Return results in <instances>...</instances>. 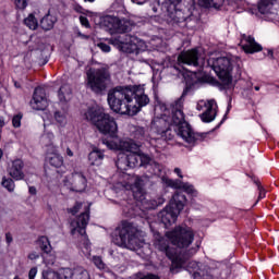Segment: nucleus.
Masks as SVG:
<instances>
[{
    "label": "nucleus",
    "mask_w": 279,
    "mask_h": 279,
    "mask_svg": "<svg viewBox=\"0 0 279 279\" xmlns=\"http://www.w3.org/2000/svg\"><path fill=\"white\" fill-rule=\"evenodd\" d=\"M84 1L88 3H95V0H84Z\"/></svg>",
    "instance_id": "obj_57"
},
{
    "label": "nucleus",
    "mask_w": 279,
    "mask_h": 279,
    "mask_svg": "<svg viewBox=\"0 0 279 279\" xmlns=\"http://www.w3.org/2000/svg\"><path fill=\"white\" fill-rule=\"evenodd\" d=\"M186 64L187 66H198V73H202L204 71V63H199V51H197L196 48L187 51H182L178 56V65L184 66Z\"/></svg>",
    "instance_id": "obj_18"
},
{
    "label": "nucleus",
    "mask_w": 279,
    "mask_h": 279,
    "mask_svg": "<svg viewBox=\"0 0 279 279\" xmlns=\"http://www.w3.org/2000/svg\"><path fill=\"white\" fill-rule=\"evenodd\" d=\"M217 101L215 99L210 100H199L196 105V110L203 113L199 114V119L203 123H213L217 119Z\"/></svg>",
    "instance_id": "obj_17"
},
{
    "label": "nucleus",
    "mask_w": 279,
    "mask_h": 279,
    "mask_svg": "<svg viewBox=\"0 0 279 279\" xmlns=\"http://www.w3.org/2000/svg\"><path fill=\"white\" fill-rule=\"evenodd\" d=\"M107 101L117 114L134 117L149 106V96L145 94V85L116 86L108 92Z\"/></svg>",
    "instance_id": "obj_3"
},
{
    "label": "nucleus",
    "mask_w": 279,
    "mask_h": 279,
    "mask_svg": "<svg viewBox=\"0 0 279 279\" xmlns=\"http://www.w3.org/2000/svg\"><path fill=\"white\" fill-rule=\"evenodd\" d=\"M88 221H90V206H87L85 210L77 216L75 220L70 222L71 226V234L75 235L76 232L83 238L84 247L87 254H90V241L88 240V235L86 234V227L88 226Z\"/></svg>",
    "instance_id": "obj_14"
},
{
    "label": "nucleus",
    "mask_w": 279,
    "mask_h": 279,
    "mask_svg": "<svg viewBox=\"0 0 279 279\" xmlns=\"http://www.w3.org/2000/svg\"><path fill=\"white\" fill-rule=\"evenodd\" d=\"M75 12H80L81 14L84 13V8L80 7V5H76L74 8Z\"/></svg>",
    "instance_id": "obj_53"
},
{
    "label": "nucleus",
    "mask_w": 279,
    "mask_h": 279,
    "mask_svg": "<svg viewBox=\"0 0 279 279\" xmlns=\"http://www.w3.org/2000/svg\"><path fill=\"white\" fill-rule=\"evenodd\" d=\"M24 25L28 29H37L38 28V20L34 16V14H29L26 19H24Z\"/></svg>",
    "instance_id": "obj_33"
},
{
    "label": "nucleus",
    "mask_w": 279,
    "mask_h": 279,
    "mask_svg": "<svg viewBox=\"0 0 279 279\" xmlns=\"http://www.w3.org/2000/svg\"><path fill=\"white\" fill-rule=\"evenodd\" d=\"M3 158V149L0 148V160Z\"/></svg>",
    "instance_id": "obj_56"
},
{
    "label": "nucleus",
    "mask_w": 279,
    "mask_h": 279,
    "mask_svg": "<svg viewBox=\"0 0 279 279\" xmlns=\"http://www.w3.org/2000/svg\"><path fill=\"white\" fill-rule=\"evenodd\" d=\"M174 173L178 174L179 178H184V175H182V170L180 168H174Z\"/></svg>",
    "instance_id": "obj_51"
},
{
    "label": "nucleus",
    "mask_w": 279,
    "mask_h": 279,
    "mask_svg": "<svg viewBox=\"0 0 279 279\" xmlns=\"http://www.w3.org/2000/svg\"><path fill=\"white\" fill-rule=\"evenodd\" d=\"M123 213H128V211H125V208H123Z\"/></svg>",
    "instance_id": "obj_60"
},
{
    "label": "nucleus",
    "mask_w": 279,
    "mask_h": 279,
    "mask_svg": "<svg viewBox=\"0 0 279 279\" xmlns=\"http://www.w3.org/2000/svg\"><path fill=\"white\" fill-rule=\"evenodd\" d=\"M151 162H154V159H151V157L145 155L143 151L140 150V167L149 169L151 167Z\"/></svg>",
    "instance_id": "obj_32"
},
{
    "label": "nucleus",
    "mask_w": 279,
    "mask_h": 279,
    "mask_svg": "<svg viewBox=\"0 0 279 279\" xmlns=\"http://www.w3.org/2000/svg\"><path fill=\"white\" fill-rule=\"evenodd\" d=\"M73 276H74V269H71L69 267L59 268L57 270L58 279H73Z\"/></svg>",
    "instance_id": "obj_30"
},
{
    "label": "nucleus",
    "mask_w": 279,
    "mask_h": 279,
    "mask_svg": "<svg viewBox=\"0 0 279 279\" xmlns=\"http://www.w3.org/2000/svg\"><path fill=\"white\" fill-rule=\"evenodd\" d=\"M208 64L211 65L213 71H215L221 82L215 81V85L218 86L220 90H226V88L232 84V60L228 57H220L210 59Z\"/></svg>",
    "instance_id": "obj_10"
},
{
    "label": "nucleus",
    "mask_w": 279,
    "mask_h": 279,
    "mask_svg": "<svg viewBox=\"0 0 279 279\" xmlns=\"http://www.w3.org/2000/svg\"><path fill=\"white\" fill-rule=\"evenodd\" d=\"M58 98L60 104H66L71 99V86L62 85L58 92Z\"/></svg>",
    "instance_id": "obj_26"
},
{
    "label": "nucleus",
    "mask_w": 279,
    "mask_h": 279,
    "mask_svg": "<svg viewBox=\"0 0 279 279\" xmlns=\"http://www.w3.org/2000/svg\"><path fill=\"white\" fill-rule=\"evenodd\" d=\"M100 27L109 32V34H121L111 38V45L117 47L123 53H134L138 49L141 39L134 35L125 34L130 28L117 16L107 15L100 19Z\"/></svg>",
    "instance_id": "obj_6"
},
{
    "label": "nucleus",
    "mask_w": 279,
    "mask_h": 279,
    "mask_svg": "<svg viewBox=\"0 0 279 279\" xmlns=\"http://www.w3.org/2000/svg\"><path fill=\"white\" fill-rule=\"evenodd\" d=\"M29 260H37V258H40V255L36 252H33L28 255Z\"/></svg>",
    "instance_id": "obj_46"
},
{
    "label": "nucleus",
    "mask_w": 279,
    "mask_h": 279,
    "mask_svg": "<svg viewBox=\"0 0 279 279\" xmlns=\"http://www.w3.org/2000/svg\"><path fill=\"white\" fill-rule=\"evenodd\" d=\"M230 106H228L227 108V112L226 114L223 116L222 120L220 121V123L218 124V128H220L221 125H223V122L226 121V119L228 118V112H230Z\"/></svg>",
    "instance_id": "obj_47"
},
{
    "label": "nucleus",
    "mask_w": 279,
    "mask_h": 279,
    "mask_svg": "<svg viewBox=\"0 0 279 279\" xmlns=\"http://www.w3.org/2000/svg\"><path fill=\"white\" fill-rule=\"evenodd\" d=\"M148 171L150 175H157V178H161V183L165 186L175 189L177 191H183L184 193L190 195V197H197V192L191 183H184L181 180L169 179L166 175L165 167L162 165L153 161L150 167H148Z\"/></svg>",
    "instance_id": "obj_9"
},
{
    "label": "nucleus",
    "mask_w": 279,
    "mask_h": 279,
    "mask_svg": "<svg viewBox=\"0 0 279 279\" xmlns=\"http://www.w3.org/2000/svg\"><path fill=\"white\" fill-rule=\"evenodd\" d=\"M65 154H66V156H69L70 158H73V150H71V148H66Z\"/></svg>",
    "instance_id": "obj_54"
},
{
    "label": "nucleus",
    "mask_w": 279,
    "mask_h": 279,
    "mask_svg": "<svg viewBox=\"0 0 279 279\" xmlns=\"http://www.w3.org/2000/svg\"><path fill=\"white\" fill-rule=\"evenodd\" d=\"M28 193H29L31 195H36V193H37L36 187H35V186H29V187H28Z\"/></svg>",
    "instance_id": "obj_52"
},
{
    "label": "nucleus",
    "mask_w": 279,
    "mask_h": 279,
    "mask_svg": "<svg viewBox=\"0 0 279 279\" xmlns=\"http://www.w3.org/2000/svg\"><path fill=\"white\" fill-rule=\"evenodd\" d=\"M63 184L73 193H84L88 186V180L83 172H73L63 179Z\"/></svg>",
    "instance_id": "obj_16"
},
{
    "label": "nucleus",
    "mask_w": 279,
    "mask_h": 279,
    "mask_svg": "<svg viewBox=\"0 0 279 279\" xmlns=\"http://www.w3.org/2000/svg\"><path fill=\"white\" fill-rule=\"evenodd\" d=\"M46 162L54 167V169H61V171L58 170L57 173H64V158L58 153L57 147L50 146V150L46 154Z\"/></svg>",
    "instance_id": "obj_19"
},
{
    "label": "nucleus",
    "mask_w": 279,
    "mask_h": 279,
    "mask_svg": "<svg viewBox=\"0 0 279 279\" xmlns=\"http://www.w3.org/2000/svg\"><path fill=\"white\" fill-rule=\"evenodd\" d=\"M73 279H90V274L84 267H76Z\"/></svg>",
    "instance_id": "obj_31"
},
{
    "label": "nucleus",
    "mask_w": 279,
    "mask_h": 279,
    "mask_svg": "<svg viewBox=\"0 0 279 279\" xmlns=\"http://www.w3.org/2000/svg\"><path fill=\"white\" fill-rule=\"evenodd\" d=\"M43 279H58V271L47 269L43 271Z\"/></svg>",
    "instance_id": "obj_37"
},
{
    "label": "nucleus",
    "mask_w": 279,
    "mask_h": 279,
    "mask_svg": "<svg viewBox=\"0 0 279 279\" xmlns=\"http://www.w3.org/2000/svg\"><path fill=\"white\" fill-rule=\"evenodd\" d=\"M15 7L17 10H25L27 8V0H15Z\"/></svg>",
    "instance_id": "obj_42"
},
{
    "label": "nucleus",
    "mask_w": 279,
    "mask_h": 279,
    "mask_svg": "<svg viewBox=\"0 0 279 279\" xmlns=\"http://www.w3.org/2000/svg\"><path fill=\"white\" fill-rule=\"evenodd\" d=\"M5 241H7L8 245H10V243H12V241H13L12 233H7L5 234Z\"/></svg>",
    "instance_id": "obj_49"
},
{
    "label": "nucleus",
    "mask_w": 279,
    "mask_h": 279,
    "mask_svg": "<svg viewBox=\"0 0 279 279\" xmlns=\"http://www.w3.org/2000/svg\"><path fill=\"white\" fill-rule=\"evenodd\" d=\"M134 137L137 138V141H143V138H145V129L144 128H138L135 131Z\"/></svg>",
    "instance_id": "obj_40"
},
{
    "label": "nucleus",
    "mask_w": 279,
    "mask_h": 279,
    "mask_svg": "<svg viewBox=\"0 0 279 279\" xmlns=\"http://www.w3.org/2000/svg\"><path fill=\"white\" fill-rule=\"evenodd\" d=\"M87 75V87L96 95H101L110 82V72L106 68L89 69Z\"/></svg>",
    "instance_id": "obj_12"
},
{
    "label": "nucleus",
    "mask_w": 279,
    "mask_h": 279,
    "mask_svg": "<svg viewBox=\"0 0 279 279\" xmlns=\"http://www.w3.org/2000/svg\"><path fill=\"white\" fill-rule=\"evenodd\" d=\"M116 167L120 171L121 177L119 181L113 185L116 191H131L133 198L135 199V205L142 213L145 210H156L158 206L165 204V197L157 196L151 198V196L145 193L143 187V180L141 177L132 178L130 174L125 173L130 168V162L128 161L125 155H119L118 160L116 161Z\"/></svg>",
    "instance_id": "obj_4"
},
{
    "label": "nucleus",
    "mask_w": 279,
    "mask_h": 279,
    "mask_svg": "<svg viewBox=\"0 0 279 279\" xmlns=\"http://www.w3.org/2000/svg\"><path fill=\"white\" fill-rule=\"evenodd\" d=\"M58 19L51 14H47L40 20V27L45 32H49L50 29H53V26L56 25V22Z\"/></svg>",
    "instance_id": "obj_25"
},
{
    "label": "nucleus",
    "mask_w": 279,
    "mask_h": 279,
    "mask_svg": "<svg viewBox=\"0 0 279 279\" xmlns=\"http://www.w3.org/2000/svg\"><path fill=\"white\" fill-rule=\"evenodd\" d=\"M23 120V113H17L12 118L13 128H21V121Z\"/></svg>",
    "instance_id": "obj_38"
},
{
    "label": "nucleus",
    "mask_w": 279,
    "mask_h": 279,
    "mask_svg": "<svg viewBox=\"0 0 279 279\" xmlns=\"http://www.w3.org/2000/svg\"><path fill=\"white\" fill-rule=\"evenodd\" d=\"M120 143H129V146L119 148H111L113 151H126V161H129V166L131 169L140 167L141 162V144L134 142V140H122Z\"/></svg>",
    "instance_id": "obj_15"
},
{
    "label": "nucleus",
    "mask_w": 279,
    "mask_h": 279,
    "mask_svg": "<svg viewBox=\"0 0 279 279\" xmlns=\"http://www.w3.org/2000/svg\"><path fill=\"white\" fill-rule=\"evenodd\" d=\"M98 47L100 48L101 51H104V53H110V45L106 43H99Z\"/></svg>",
    "instance_id": "obj_44"
},
{
    "label": "nucleus",
    "mask_w": 279,
    "mask_h": 279,
    "mask_svg": "<svg viewBox=\"0 0 279 279\" xmlns=\"http://www.w3.org/2000/svg\"><path fill=\"white\" fill-rule=\"evenodd\" d=\"M92 263H94L97 269H100V270L106 269V263H104V259L101 258V256H93Z\"/></svg>",
    "instance_id": "obj_35"
},
{
    "label": "nucleus",
    "mask_w": 279,
    "mask_h": 279,
    "mask_svg": "<svg viewBox=\"0 0 279 279\" xmlns=\"http://www.w3.org/2000/svg\"><path fill=\"white\" fill-rule=\"evenodd\" d=\"M104 151L97 147H95L88 155V162L93 167H99L101 162H104Z\"/></svg>",
    "instance_id": "obj_24"
},
{
    "label": "nucleus",
    "mask_w": 279,
    "mask_h": 279,
    "mask_svg": "<svg viewBox=\"0 0 279 279\" xmlns=\"http://www.w3.org/2000/svg\"><path fill=\"white\" fill-rule=\"evenodd\" d=\"M186 206V195L182 192H177L169 204L158 214V219L165 226V228H171L182 210Z\"/></svg>",
    "instance_id": "obj_8"
},
{
    "label": "nucleus",
    "mask_w": 279,
    "mask_h": 279,
    "mask_svg": "<svg viewBox=\"0 0 279 279\" xmlns=\"http://www.w3.org/2000/svg\"><path fill=\"white\" fill-rule=\"evenodd\" d=\"M138 236H145L141 227L132 221L123 220L120 227L116 229L114 234L111 235V241L118 247H126V250L136 252V250H142L147 245L145 240Z\"/></svg>",
    "instance_id": "obj_7"
},
{
    "label": "nucleus",
    "mask_w": 279,
    "mask_h": 279,
    "mask_svg": "<svg viewBox=\"0 0 279 279\" xmlns=\"http://www.w3.org/2000/svg\"><path fill=\"white\" fill-rule=\"evenodd\" d=\"M25 182H26V184H29V182H27V179H25Z\"/></svg>",
    "instance_id": "obj_59"
},
{
    "label": "nucleus",
    "mask_w": 279,
    "mask_h": 279,
    "mask_svg": "<svg viewBox=\"0 0 279 279\" xmlns=\"http://www.w3.org/2000/svg\"><path fill=\"white\" fill-rule=\"evenodd\" d=\"M2 186L4 189H7V191L12 193V191H14V189H15L14 180L3 178L2 179Z\"/></svg>",
    "instance_id": "obj_36"
},
{
    "label": "nucleus",
    "mask_w": 279,
    "mask_h": 279,
    "mask_svg": "<svg viewBox=\"0 0 279 279\" xmlns=\"http://www.w3.org/2000/svg\"><path fill=\"white\" fill-rule=\"evenodd\" d=\"M154 246L155 250H158L165 254L169 260H171V274H178L180 269L186 267L187 271L192 274L193 279H219L218 277H215L217 270L208 268V266L198 262H190L189 264L186 263L191 256H195V254H197L199 251V243H196L194 247L187 250L184 255H178L175 253V248H171L169 246V241L167 238L160 235V233H156Z\"/></svg>",
    "instance_id": "obj_2"
},
{
    "label": "nucleus",
    "mask_w": 279,
    "mask_h": 279,
    "mask_svg": "<svg viewBox=\"0 0 279 279\" xmlns=\"http://www.w3.org/2000/svg\"><path fill=\"white\" fill-rule=\"evenodd\" d=\"M167 105L163 101H158L155 106L156 117L153 119L150 130L158 134L157 141H173L175 134L187 145H195L197 141H202V134L195 133L191 124L186 122L184 116V96Z\"/></svg>",
    "instance_id": "obj_1"
},
{
    "label": "nucleus",
    "mask_w": 279,
    "mask_h": 279,
    "mask_svg": "<svg viewBox=\"0 0 279 279\" xmlns=\"http://www.w3.org/2000/svg\"><path fill=\"white\" fill-rule=\"evenodd\" d=\"M43 138H48L49 143H51V141H53V133H47L43 136Z\"/></svg>",
    "instance_id": "obj_50"
},
{
    "label": "nucleus",
    "mask_w": 279,
    "mask_h": 279,
    "mask_svg": "<svg viewBox=\"0 0 279 279\" xmlns=\"http://www.w3.org/2000/svg\"><path fill=\"white\" fill-rule=\"evenodd\" d=\"M44 255V264L46 267H53L56 265V255L45 253Z\"/></svg>",
    "instance_id": "obj_34"
},
{
    "label": "nucleus",
    "mask_w": 279,
    "mask_h": 279,
    "mask_svg": "<svg viewBox=\"0 0 279 279\" xmlns=\"http://www.w3.org/2000/svg\"><path fill=\"white\" fill-rule=\"evenodd\" d=\"M225 0H198V3L202 8H215L219 10L223 5Z\"/></svg>",
    "instance_id": "obj_28"
},
{
    "label": "nucleus",
    "mask_w": 279,
    "mask_h": 279,
    "mask_svg": "<svg viewBox=\"0 0 279 279\" xmlns=\"http://www.w3.org/2000/svg\"><path fill=\"white\" fill-rule=\"evenodd\" d=\"M254 88H255V90H260L259 86H255Z\"/></svg>",
    "instance_id": "obj_58"
},
{
    "label": "nucleus",
    "mask_w": 279,
    "mask_h": 279,
    "mask_svg": "<svg viewBox=\"0 0 279 279\" xmlns=\"http://www.w3.org/2000/svg\"><path fill=\"white\" fill-rule=\"evenodd\" d=\"M165 236L181 250H186V247L193 244L195 241V232L191 227L186 226H177L173 230L167 231Z\"/></svg>",
    "instance_id": "obj_11"
},
{
    "label": "nucleus",
    "mask_w": 279,
    "mask_h": 279,
    "mask_svg": "<svg viewBox=\"0 0 279 279\" xmlns=\"http://www.w3.org/2000/svg\"><path fill=\"white\" fill-rule=\"evenodd\" d=\"M180 3H182V0H165L162 10L166 12L168 23H171L174 27H186L189 13H184V11L178 9Z\"/></svg>",
    "instance_id": "obj_13"
},
{
    "label": "nucleus",
    "mask_w": 279,
    "mask_h": 279,
    "mask_svg": "<svg viewBox=\"0 0 279 279\" xmlns=\"http://www.w3.org/2000/svg\"><path fill=\"white\" fill-rule=\"evenodd\" d=\"M134 215H136V214H134V211H128L129 217H134Z\"/></svg>",
    "instance_id": "obj_55"
},
{
    "label": "nucleus",
    "mask_w": 279,
    "mask_h": 279,
    "mask_svg": "<svg viewBox=\"0 0 279 279\" xmlns=\"http://www.w3.org/2000/svg\"><path fill=\"white\" fill-rule=\"evenodd\" d=\"M23 167H25V163H23V160L15 159L11 161L9 165V175L13 178V180H23L25 178V173H23Z\"/></svg>",
    "instance_id": "obj_22"
},
{
    "label": "nucleus",
    "mask_w": 279,
    "mask_h": 279,
    "mask_svg": "<svg viewBox=\"0 0 279 279\" xmlns=\"http://www.w3.org/2000/svg\"><path fill=\"white\" fill-rule=\"evenodd\" d=\"M49 106L47 100V93L43 87H36L31 100V107L33 110H45Z\"/></svg>",
    "instance_id": "obj_20"
},
{
    "label": "nucleus",
    "mask_w": 279,
    "mask_h": 279,
    "mask_svg": "<svg viewBox=\"0 0 279 279\" xmlns=\"http://www.w3.org/2000/svg\"><path fill=\"white\" fill-rule=\"evenodd\" d=\"M279 3V0H259L257 10L260 14H276L274 7Z\"/></svg>",
    "instance_id": "obj_23"
},
{
    "label": "nucleus",
    "mask_w": 279,
    "mask_h": 279,
    "mask_svg": "<svg viewBox=\"0 0 279 279\" xmlns=\"http://www.w3.org/2000/svg\"><path fill=\"white\" fill-rule=\"evenodd\" d=\"M37 245L40 247L41 252L44 254H50L51 253V242H49V238L41 235L37 240Z\"/></svg>",
    "instance_id": "obj_27"
},
{
    "label": "nucleus",
    "mask_w": 279,
    "mask_h": 279,
    "mask_svg": "<svg viewBox=\"0 0 279 279\" xmlns=\"http://www.w3.org/2000/svg\"><path fill=\"white\" fill-rule=\"evenodd\" d=\"M131 1H132V3H135L136 5H145V2L147 0H131Z\"/></svg>",
    "instance_id": "obj_48"
},
{
    "label": "nucleus",
    "mask_w": 279,
    "mask_h": 279,
    "mask_svg": "<svg viewBox=\"0 0 279 279\" xmlns=\"http://www.w3.org/2000/svg\"><path fill=\"white\" fill-rule=\"evenodd\" d=\"M81 208H82V203L76 202L72 208L68 209V213H70V215H77V213H80Z\"/></svg>",
    "instance_id": "obj_39"
},
{
    "label": "nucleus",
    "mask_w": 279,
    "mask_h": 279,
    "mask_svg": "<svg viewBox=\"0 0 279 279\" xmlns=\"http://www.w3.org/2000/svg\"><path fill=\"white\" fill-rule=\"evenodd\" d=\"M82 114L86 121H90L97 128L100 134L107 137L101 140L102 145H106L108 149H119V147H130V143L122 142L119 138V125L117 121L110 114L105 113L104 109L97 105L88 106L86 110H82ZM122 142V143H121Z\"/></svg>",
    "instance_id": "obj_5"
},
{
    "label": "nucleus",
    "mask_w": 279,
    "mask_h": 279,
    "mask_svg": "<svg viewBox=\"0 0 279 279\" xmlns=\"http://www.w3.org/2000/svg\"><path fill=\"white\" fill-rule=\"evenodd\" d=\"M240 47H242L244 53H258V51H263V46L256 43L254 37L247 35L242 36Z\"/></svg>",
    "instance_id": "obj_21"
},
{
    "label": "nucleus",
    "mask_w": 279,
    "mask_h": 279,
    "mask_svg": "<svg viewBox=\"0 0 279 279\" xmlns=\"http://www.w3.org/2000/svg\"><path fill=\"white\" fill-rule=\"evenodd\" d=\"M44 121H45V117H44Z\"/></svg>",
    "instance_id": "obj_61"
},
{
    "label": "nucleus",
    "mask_w": 279,
    "mask_h": 279,
    "mask_svg": "<svg viewBox=\"0 0 279 279\" xmlns=\"http://www.w3.org/2000/svg\"><path fill=\"white\" fill-rule=\"evenodd\" d=\"M256 185H257V191H258V199H265V197H266L265 187H263V185H260L259 182H256Z\"/></svg>",
    "instance_id": "obj_41"
},
{
    "label": "nucleus",
    "mask_w": 279,
    "mask_h": 279,
    "mask_svg": "<svg viewBox=\"0 0 279 279\" xmlns=\"http://www.w3.org/2000/svg\"><path fill=\"white\" fill-rule=\"evenodd\" d=\"M53 119L57 123V125H59L60 128H64V125H66V111H60V110H57L54 111V114H53Z\"/></svg>",
    "instance_id": "obj_29"
},
{
    "label": "nucleus",
    "mask_w": 279,
    "mask_h": 279,
    "mask_svg": "<svg viewBox=\"0 0 279 279\" xmlns=\"http://www.w3.org/2000/svg\"><path fill=\"white\" fill-rule=\"evenodd\" d=\"M80 23L83 27H86V29H88V27H90V22H88V17L81 15L80 16Z\"/></svg>",
    "instance_id": "obj_43"
},
{
    "label": "nucleus",
    "mask_w": 279,
    "mask_h": 279,
    "mask_svg": "<svg viewBox=\"0 0 279 279\" xmlns=\"http://www.w3.org/2000/svg\"><path fill=\"white\" fill-rule=\"evenodd\" d=\"M38 274V268L37 267H33L31 268L29 272H28V279H34L36 278V275Z\"/></svg>",
    "instance_id": "obj_45"
}]
</instances>
